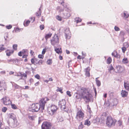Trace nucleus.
Masks as SVG:
<instances>
[{"label":"nucleus","instance_id":"obj_1","mask_svg":"<svg viewBox=\"0 0 129 129\" xmlns=\"http://www.w3.org/2000/svg\"><path fill=\"white\" fill-rule=\"evenodd\" d=\"M77 91L79 92L75 93L74 96L76 99H81L83 98L85 101L88 102L90 101V100L92 97L91 94L85 88L78 86L76 88Z\"/></svg>","mask_w":129,"mask_h":129},{"label":"nucleus","instance_id":"obj_2","mask_svg":"<svg viewBox=\"0 0 129 129\" xmlns=\"http://www.w3.org/2000/svg\"><path fill=\"white\" fill-rule=\"evenodd\" d=\"M49 99L47 97L42 99L40 101V104L37 103L33 104L31 107V111L33 112H37L40 109H44L45 104L47 101H49Z\"/></svg>","mask_w":129,"mask_h":129},{"label":"nucleus","instance_id":"obj_3","mask_svg":"<svg viewBox=\"0 0 129 129\" xmlns=\"http://www.w3.org/2000/svg\"><path fill=\"white\" fill-rule=\"evenodd\" d=\"M106 122L107 125L109 127H111L114 126L116 121L115 120L113 119L111 116H109L107 117Z\"/></svg>","mask_w":129,"mask_h":129},{"label":"nucleus","instance_id":"obj_4","mask_svg":"<svg viewBox=\"0 0 129 129\" xmlns=\"http://www.w3.org/2000/svg\"><path fill=\"white\" fill-rule=\"evenodd\" d=\"M66 102L64 99H62L59 101L58 105L60 107L62 110H63L66 112L68 111V109L66 106Z\"/></svg>","mask_w":129,"mask_h":129},{"label":"nucleus","instance_id":"obj_5","mask_svg":"<svg viewBox=\"0 0 129 129\" xmlns=\"http://www.w3.org/2000/svg\"><path fill=\"white\" fill-rule=\"evenodd\" d=\"M49 107L50 111H48V113L50 115H53L55 114L57 110V107L54 104H52Z\"/></svg>","mask_w":129,"mask_h":129},{"label":"nucleus","instance_id":"obj_6","mask_svg":"<svg viewBox=\"0 0 129 129\" xmlns=\"http://www.w3.org/2000/svg\"><path fill=\"white\" fill-rule=\"evenodd\" d=\"M59 42V38L56 34H55L54 37H53L51 40V44L54 46L55 45L58 43Z\"/></svg>","mask_w":129,"mask_h":129},{"label":"nucleus","instance_id":"obj_7","mask_svg":"<svg viewBox=\"0 0 129 129\" xmlns=\"http://www.w3.org/2000/svg\"><path fill=\"white\" fill-rule=\"evenodd\" d=\"M51 126L50 122L45 121L44 122L41 126L42 129H50Z\"/></svg>","mask_w":129,"mask_h":129},{"label":"nucleus","instance_id":"obj_8","mask_svg":"<svg viewBox=\"0 0 129 129\" xmlns=\"http://www.w3.org/2000/svg\"><path fill=\"white\" fill-rule=\"evenodd\" d=\"M17 120H9L7 121V123L11 127L14 128L17 126Z\"/></svg>","mask_w":129,"mask_h":129},{"label":"nucleus","instance_id":"obj_9","mask_svg":"<svg viewBox=\"0 0 129 129\" xmlns=\"http://www.w3.org/2000/svg\"><path fill=\"white\" fill-rule=\"evenodd\" d=\"M28 52L26 49H23L22 51L19 52L18 55L19 56H28Z\"/></svg>","mask_w":129,"mask_h":129},{"label":"nucleus","instance_id":"obj_10","mask_svg":"<svg viewBox=\"0 0 129 129\" xmlns=\"http://www.w3.org/2000/svg\"><path fill=\"white\" fill-rule=\"evenodd\" d=\"M84 116V114L83 112L81 111H79L77 113L76 118L77 119H79L81 120L83 119Z\"/></svg>","mask_w":129,"mask_h":129},{"label":"nucleus","instance_id":"obj_11","mask_svg":"<svg viewBox=\"0 0 129 129\" xmlns=\"http://www.w3.org/2000/svg\"><path fill=\"white\" fill-rule=\"evenodd\" d=\"M2 100H3L4 104L6 105H9L11 103L8 97L5 96L3 98Z\"/></svg>","mask_w":129,"mask_h":129},{"label":"nucleus","instance_id":"obj_12","mask_svg":"<svg viewBox=\"0 0 129 129\" xmlns=\"http://www.w3.org/2000/svg\"><path fill=\"white\" fill-rule=\"evenodd\" d=\"M115 68L117 69V72H116L117 73H121L124 69L123 67L119 65H116Z\"/></svg>","mask_w":129,"mask_h":129},{"label":"nucleus","instance_id":"obj_13","mask_svg":"<svg viewBox=\"0 0 129 129\" xmlns=\"http://www.w3.org/2000/svg\"><path fill=\"white\" fill-rule=\"evenodd\" d=\"M66 39H69L70 38V32L69 28H67L64 32Z\"/></svg>","mask_w":129,"mask_h":129},{"label":"nucleus","instance_id":"obj_14","mask_svg":"<svg viewBox=\"0 0 129 129\" xmlns=\"http://www.w3.org/2000/svg\"><path fill=\"white\" fill-rule=\"evenodd\" d=\"M128 94V92L125 90H122L121 91V95L122 97H126Z\"/></svg>","mask_w":129,"mask_h":129},{"label":"nucleus","instance_id":"obj_15","mask_svg":"<svg viewBox=\"0 0 129 129\" xmlns=\"http://www.w3.org/2000/svg\"><path fill=\"white\" fill-rule=\"evenodd\" d=\"M10 118L12 119L9 120H17L16 119L15 115L13 113H11L10 114Z\"/></svg>","mask_w":129,"mask_h":129},{"label":"nucleus","instance_id":"obj_16","mask_svg":"<svg viewBox=\"0 0 129 129\" xmlns=\"http://www.w3.org/2000/svg\"><path fill=\"white\" fill-rule=\"evenodd\" d=\"M14 52L13 50H7L6 51V55L8 56H9L11 55V54H12Z\"/></svg>","mask_w":129,"mask_h":129},{"label":"nucleus","instance_id":"obj_17","mask_svg":"<svg viewBox=\"0 0 129 129\" xmlns=\"http://www.w3.org/2000/svg\"><path fill=\"white\" fill-rule=\"evenodd\" d=\"M89 68H87L86 69L85 75L86 76L89 77L90 76V74L89 72Z\"/></svg>","mask_w":129,"mask_h":129},{"label":"nucleus","instance_id":"obj_18","mask_svg":"<svg viewBox=\"0 0 129 129\" xmlns=\"http://www.w3.org/2000/svg\"><path fill=\"white\" fill-rule=\"evenodd\" d=\"M8 61L9 62H12L13 63L15 64L16 63L18 62V60L16 59L8 60Z\"/></svg>","mask_w":129,"mask_h":129},{"label":"nucleus","instance_id":"obj_19","mask_svg":"<svg viewBox=\"0 0 129 129\" xmlns=\"http://www.w3.org/2000/svg\"><path fill=\"white\" fill-rule=\"evenodd\" d=\"M124 86L126 90H128L129 89L128 83L127 82H124Z\"/></svg>","mask_w":129,"mask_h":129},{"label":"nucleus","instance_id":"obj_20","mask_svg":"<svg viewBox=\"0 0 129 129\" xmlns=\"http://www.w3.org/2000/svg\"><path fill=\"white\" fill-rule=\"evenodd\" d=\"M113 104L112 105V106H116L118 103L117 100L116 99H114L113 100Z\"/></svg>","mask_w":129,"mask_h":129},{"label":"nucleus","instance_id":"obj_21","mask_svg":"<svg viewBox=\"0 0 129 129\" xmlns=\"http://www.w3.org/2000/svg\"><path fill=\"white\" fill-rule=\"evenodd\" d=\"M91 124L90 122L89 121L88 119H87L85 121L84 124L85 125H86L88 126H89Z\"/></svg>","mask_w":129,"mask_h":129},{"label":"nucleus","instance_id":"obj_22","mask_svg":"<svg viewBox=\"0 0 129 129\" xmlns=\"http://www.w3.org/2000/svg\"><path fill=\"white\" fill-rule=\"evenodd\" d=\"M98 78H96L95 81L97 86L99 87L101 85V83L100 81L98 79Z\"/></svg>","mask_w":129,"mask_h":129},{"label":"nucleus","instance_id":"obj_23","mask_svg":"<svg viewBox=\"0 0 129 129\" xmlns=\"http://www.w3.org/2000/svg\"><path fill=\"white\" fill-rule=\"evenodd\" d=\"M75 21L77 23L81 22L82 21L81 19L80 18H76L75 19Z\"/></svg>","mask_w":129,"mask_h":129},{"label":"nucleus","instance_id":"obj_24","mask_svg":"<svg viewBox=\"0 0 129 129\" xmlns=\"http://www.w3.org/2000/svg\"><path fill=\"white\" fill-rule=\"evenodd\" d=\"M52 61L51 59H49L47 60V63L48 65H51L52 64Z\"/></svg>","mask_w":129,"mask_h":129},{"label":"nucleus","instance_id":"obj_25","mask_svg":"<svg viewBox=\"0 0 129 129\" xmlns=\"http://www.w3.org/2000/svg\"><path fill=\"white\" fill-rule=\"evenodd\" d=\"M128 62V61L127 58H125L122 59V62L125 64H126Z\"/></svg>","mask_w":129,"mask_h":129},{"label":"nucleus","instance_id":"obj_26","mask_svg":"<svg viewBox=\"0 0 129 129\" xmlns=\"http://www.w3.org/2000/svg\"><path fill=\"white\" fill-rule=\"evenodd\" d=\"M52 35V34H49L46 35L45 37V39L47 40L48 39L50 38L51 37Z\"/></svg>","mask_w":129,"mask_h":129},{"label":"nucleus","instance_id":"obj_27","mask_svg":"<svg viewBox=\"0 0 129 129\" xmlns=\"http://www.w3.org/2000/svg\"><path fill=\"white\" fill-rule=\"evenodd\" d=\"M112 60L110 57H109L107 59V64H109L112 62Z\"/></svg>","mask_w":129,"mask_h":129},{"label":"nucleus","instance_id":"obj_28","mask_svg":"<svg viewBox=\"0 0 129 129\" xmlns=\"http://www.w3.org/2000/svg\"><path fill=\"white\" fill-rule=\"evenodd\" d=\"M112 55L113 56H118V54L117 52L116 51H114L112 53Z\"/></svg>","mask_w":129,"mask_h":129},{"label":"nucleus","instance_id":"obj_29","mask_svg":"<svg viewBox=\"0 0 129 129\" xmlns=\"http://www.w3.org/2000/svg\"><path fill=\"white\" fill-rule=\"evenodd\" d=\"M108 70L110 72V71L113 70L114 71L115 70V69L112 66V65L111 64L110 65V67L108 69Z\"/></svg>","mask_w":129,"mask_h":129},{"label":"nucleus","instance_id":"obj_30","mask_svg":"<svg viewBox=\"0 0 129 129\" xmlns=\"http://www.w3.org/2000/svg\"><path fill=\"white\" fill-rule=\"evenodd\" d=\"M12 85L13 86H14L16 88H20V87L17 85V84L14 83V84H12Z\"/></svg>","mask_w":129,"mask_h":129},{"label":"nucleus","instance_id":"obj_31","mask_svg":"<svg viewBox=\"0 0 129 129\" xmlns=\"http://www.w3.org/2000/svg\"><path fill=\"white\" fill-rule=\"evenodd\" d=\"M123 47L126 48H127L129 46L128 43L127 42H125L123 43Z\"/></svg>","mask_w":129,"mask_h":129},{"label":"nucleus","instance_id":"obj_32","mask_svg":"<svg viewBox=\"0 0 129 129\" xmlns=\"http://www.w3.org/2000/svg\"><path fill=\"white\" fill-rule=\"evenodd\" d=\"M125 35V34L124 32L123 31H121L120 33V36L123 38V37Z\"/></svg>","mask_w":129,"mask_h":129},{"label":"nucleus","instance_id":"obj_33","mask_svg":"<svg viewBox=\"0 0 129 129\" xmlns=\"http://www.w3.org/2000/svg\"><path fill=\"white\" fill-rule=\"evenodd\" d=\"M87 109L88 110L87 111H88L89 113L90 114H91V113L92 111H91L90 109V108L89 106V105H87Z\"/></svg>","mask_w":129,"mask_h":129},{"label":"nucleus","instance_id":"obj_34","mask_svg":"<svg viewBox=\"0 0 129 129\" xmlns=\"http://www.w3.org/2000/svg\"><path fill=\"white\" fill-rule=\"evenodd\" d=\"M11 107L13 109H16L17 108V107L16 105L14 104H11Z\"/></svg>","mask_w":129,"mask_h":129},{"label":"nucleus","instance_id":"obj_35","mask_svg":"<svg viewBox=\"0 0 129 129\" xmlns=\"http://www.w3.org/2000/svg\"><path fill=\"white\" fill-rule=\"evenodd\" d=\"M30 23V21L29 20L27 21L25 23V24L24 23V25L25 26H28Z\"/></svg>","mask_w":129,"mask_h":129},{"label":"nucleus","instance_id":"obj_36","mask_svg":"<svg viewBox=\"0 0 129 129\" xmlns=\"http://www.w3.org/2000/svg\"><path fill=\"white\" fill-rule=\"evenodd\" d=\"M7 108L5 107H3L2 109V111L4 112H5L7 110Z\"/></svg>","mask_w":129,"mask_h":129},{"label":"nucleus","instance_id":"obj_37","mask_svg":"<svg viewBox=\"0 0 129 129\" xmlns=\"http://www.w3.org/2000/svg\"><path fill=\"white\" fill-rule=\"evenodd\" d=\"M108 93L110 97H112L113 96V92L111 91H109Z\"/></svg>","mask_w":129,"mask_h":129},{"label":"nucleus","instance_id":"obj_38","mask_svg":"<svg viewBox=\"0 0 129 129\" xmlns=\"http://www.w3.org/2000/svg\"><path fill=\"white\" fill-rule=\"evenodd\" d=\"M41 15V12H39V11H38L36 13V16L39 17Z\"/></svg>","mask_w":129,"mask_h":129},{"label":"nucleus","instance_id":"obj_39","mask_svg":"<svg viewBox=\"0 0 129 129\" xmlns=\"http://www.w3.org/2000/svg\"><path fill=\"white\" fill-rule=\"evenodd\" d=\"M117 122L118 125L119 126H121L122 125V121L120 120H119Z\"/></svg>","mask_w":129,"mask_h":129},{"label":"nucleus","instance_id":"obj_40","mask_svg":"<svg viewBox=\"0 0 129 129\" xmlns=\"http://www.w3.org/2000/svg\"><path fill=\"white\" fill-rule=\"evenodd\" d=\"M58 89H57V91H59L61 93H63V92L62 91V89H61V88H59L58 87Z\"/></svg>","mask_w":129,"mask_h":129},{"label":"nucleus","instance_id":"obj_41","mask_svg":"<svg viewBox=\"0 0 129 129\" xmlns=\"http://www.w3.org/2000/svg\"><path fill=\"white\" fill-rule=\"evenodd\" d=\"M55 50L56 52L58 53H59L60 52V50L59 49V48H56L55 49Z\"/></svg>","mask_w":129,"mask_h":129},{"label":"nucleus","instance_id":"obj_42","mask_svg":"<svg viewBox=\"0 0 129 129\" xmlns=\"http://www.w3.org/2000/svg\"><path fill=\"white\" fill-rule=\"evenodd\" d=\"M35 77L38 79H40V75L38 74L35 76Z\"/></svg>","mask_w":129,"mask_h":129},{"label":"nucleus","instance_id":"obj_43","mask_svg":"<svg viewBox=\"0 0 129 129\" xmlns=\"http://www.w3.org/2000/svg\"><path fill=\"white\" fill-rule=\"evenodd\" d=\"M6 28L8 29H10L12 27V26L11 25L6 26Z\"/></svg>","mask_w":129,"mask_h":129},{"label":"nucleus","instance_id":"obj_44","mask_svg":"<svg viewBox=\"0 0 129 129\" xmlns=\"http://www.w3.org/2000/svg\"><path fill=\"white\" fill-rule=\"evenodd\" d=\"M56 19L59 21H61L62 20L61 17L59 16H56Z\"/></svg>","mask_w":129,"mask_h":129},{"label":"nucleus","instance_id":"obj_45","mask_svg":"<svg viewBox=\"0 0 129 129\" xmlns=\"http://www.w3.org/2000/svg\"><path fill=\"white\" fill-rule=\"evenodd\" d=\"M122 49L123 52L124 53L126 50V48L123 47L122 48Z\"/></svg>","mask_w":129,"mask_h":129},{"label":"nucleus","instance_id":"obj_46","mask_svg":"<svg viewBox=\"0 0 129 129\" xmlns=\"http://www.w3.org/2000/svg\"><path fill=\"white\" fill-rule=\"evenodd\" d=\"M114 29L116 31H119L120 30V28L118 27L115 26L114 27Z\"/></svg>","mask_w":129,"mask_h":129},{"label":"nucleus","instance_id":"obj_47","mask_svg":"<svg viewBox=\"0 0 129 129\" xmlns=\"http://www.w3.org/2000/svg\"><path fill=\"white\" fill-rule=\"evenodd\" d=\"M17 44L14 45L13 46V49L15 50L17 49Z\"/></svg>","mask_w":129,"mask_h":129},{"label":"nucleus","instance_id":"obj_48","mask_svg":"<svg viewBox=\"0 0 129 129\" xmlns=\"http://www.w3.org/2000/svg\"><path fill=\"white\" fill-rule=\"evenodd\" d=\"M67 94L70 97L71 96V92L69 91H67L66 92Z\"/></svg>","mask_w":129,"mask_h":129},{"label":"nucleus","instance_id":"obj_49","mask_svg":"<svg viewBox=\"0 0 129 129\" xmlns=\"http://www.w3.org/2000/svg\"><path fill=\"white\" fill-rule=\"evenodd\" d=\"M40 28L41 30H42L44 29V26L43 25H42L40 26Z\"/></svg>","mask_w":129,"mask_h":129},{"label":"nucleus","instance_id":"obj_50","mask_svg":"<svg viewBox=\"0 0 129 129\" xmlns=\"http://www.w3.org/2000/svg\"><path fill=\"white\" fill-rule=\"evenodd\" d=\"M124 17L125 18H126L128 17L129 16V15H128V14L126 15V13H125V12H124Z\"/></svg>","mask_w":129,"mask_h":129},{"label":"nucleus","instance_id":"obj_51","mask_svg":"<svg viewBox=\"0 0 129 129\" xmlns=\"http://www.w3.org/2000/svg\"><path fill=\"white\" fill-rule=\"evenodd\" d=\"M22 76H21V77H24L25 78H27V75L24 73H23V74L22 73Z\"/></svg>","mask_w":129,"mask_h":129},{"label":"nucleus","instance_id":"obj_52","mask_svg":"<svg viewBox=\"0 0 129 129\" xmlns=\"http://www.w3.org/2000/svg\"><path fill=\"white\" fill-rule=\"evenodd\" d=\"M16 75L18 76H20L21 77V76H22V73L19 72Z\"/></svg>","mask_w":129,"mask_h":129},{"label":"nucleus","instance_id":"obj_53","mask_svg":"<svg viewBox=\"0 0 129 129\" xmlns=\"http://www.w3.org/2000/svg\"><path fill=\"white\" fill-rule=\"evenodd\" d=\"M42 120L41 119V118L40 117H39L38 121V124H39L42 121Z\"/></svg>","mask_w":129,"mask_h":129},{"label":"nucleus","instance_id":"obj_54","mask_svg":"<svg viewBox=\"0 0 129 129\" xmlns=\"http://www.w3.org/2000/svg\"><path fill=\"white\" fill-rule=\"evenodd\" d=\"M4 46V45H1L0 47V49L1 50H4L5 49V48L4 47H2Z\"/></svg>","mask_w":129,"mask_h":129},{"label":"nucleus","instance_id":"obj_55","mask_svg":"<svg viewBox=\"0 0 129 129\" xmlns=\"http://www.w3.org/2000/svg\"><path fill=\"white\" fill-rule=\"evenodd\" d=\"M31 56L34 55V52L31 50L30 52Z\"/></svg>","mask_w":129,"mask_h":129},{"label":"nucleus","instance_id":"obj_56","mask_svg":"<svg viewBox=\"0 0 129 129\" xmlns=\"http://www.w3.org/2000/svg\"><path fill=\"white\" fill-rule=\"evenodd\" d=\"M25 73L26 74H30V72L29 71L27 70L25 71Z\"/></svg>","mask_w":129,"mask_h":129},{"label":"nucleus","instance_id":"obj_57","mask_svg":"<svg viewBox=\"0 0 129 129\" xmlns=\"http://www.w3.org/2000/svg\"><path fill=\"white\" fill-rule=\"evenodd\" d=\"M3 124L2 121L0 120V128H1L2 125Z\"/></svg>","mask_w":129,"mask_h":129},{"label":"nucleus","instance_id":"obj_58","mask_svg":"<svg viewBox=\"0 0 129 129\" xmlns=\"http://www.w3.org/2000/svg\"><path fill=\"white\" fill-rule=\"evenodd\" d=\"M31 62L32 63L34 64L35 62V61L34 58H32L31 59Z\"/></svg>","mask_w":129,"mask_h":129},{"label":"nucleus","instance_id":"obj_59","mask_svg":"<svg viewBox=\"0 0 129 129\" xmlns=\"http://www.w3.org/2000/svg\"><path fill=\"white\" fill-rule=\"evenodd\" d=\"M46 50L45 49H43L42 52V54H44Z\"/></svg>","mask_w":129,"mask_h":129},{"label":"nucleus","instance_id":"obj_60","mask_svg":"<svg viewBox=\"0 0 129 129\" xmlns=\"http://www.w3.org/2000/svg\"><path fill=\"white\" fill-rule=\"evenodd\" d=\"M39 81H38L35 84V85L36 86H37L39 84Z\"/></svg>","mask_w":129,"mask_h":129},{"label":"nucleus","instance_id":"obj_61","mask_svg":"<svg viewBox=\"0 0 129 129\" xmlns=\"http://www.w3.org/2000/svg\"><path fill=\"white\" fill-rule=\"evenodd\" d=\"M107 103L108 104V105H107V106L108 107V106H110V104H109V102H105V104H107Z\"/></svg>","mask_w":129,"mask_h":129},{"label":"nucleus","instance_id":"obj_62","mask_svg":"<svg viewBox=\"0 0 129 129\" xmlns=\"http://www.w3.org/2000/svg\"><path fill=\"white\" fill-rule=\"evenodd\" d=\"M84 57H77V58L78 59H83L84 58Z\"/></svg>","mask_w":129,"mask_h":129},{"label":"nucleus","instance_id":"obj_63","mask_svg":"<svg viewBox=\"0 0 129 129\" xmlns=\"http://www.w3.org/2000/svg\"><path fill=\"white\" fill-rule=\"evenodd\" d=\"M6 73V71H3L1 72L0 73L1 74H5Z\"/></svg>","mask_w":129,"mask_h":129},{"label":"nucleus","instance_id":"obj_64","mask_svg":"<svg viewBox=\"0 0 129 129\" xmlns=\"http://www.w3.org/2000/svg\"><path fill=\"white\" fill-rule=\"evenodd\" d=\"M71 60H70V61H69L68 63V65L69 66V67H70V63H71Z\"/></svg>","mask_w":129,"mask_h":129}]
</instances>
